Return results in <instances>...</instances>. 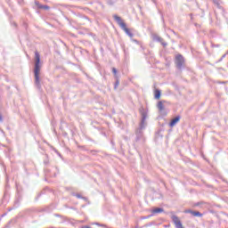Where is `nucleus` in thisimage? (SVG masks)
Returning a JSON list of instances; mask_svg holds the SVG:
<instances>
[{
    "instance_id": "1a4fd4ad",
    "label": "nucleus",
    "mask_w": 228,
    "mask_h": 228,
    "mask_svg": "<svg viewBox=\"0 0 228 228\" xmlns=\"http://www.w3.org/2000/svg\"><path fill=\"white\" fill-rule=\"evenodd\" d=\"M151 213H152L153 215H156V214H158V213H163V208H154V209L151 210Z\"/></svg>"
},
{
    "instance_id": "6e6552de",
    "label": "nucleus",
    "mask_w": 228,
    "mask_h": 228,
    "mask_svg": "<svg viewBox=\"0 0 228 228\" xmlns=\"http://www.w3.org/2000/svg\"><path fill=\"white\" fill-rule=\"evenodd\" d=\"M154 97L159 101V99H161V91L159 89L154 90Z\"/></svg>"
},
{
    "instance_id": "ddd939ff",
    "label": "nucleus",
    "mask_w": 228,
    "mask_h": 228,
    "mask_svg": "<svg viewBox=\"0 0 228 228\" xmlns=\"http://www.w3.org/2000/svg\"><path fill=\"white\" fill-rule=\"evenodd\" d=\"M0 122H3V116L0 114Z\"/></svg>"
},
{
    "instance_id": "4468645a",
    "label": "nucleus",
    "mask_w": 228,
    "mask_h": 228,
    "mask_svg": "<svg viewBox=\"0 0 228 228\" xmlns=\"http://www.w3.org/2000/svg\"><path fill=\"white\" fill-rule=\"evenodd\" d=\"M117 86H118V82H116L115 88H117Z\"/></svg>"
},
{
    "instance_id": "7ed1b4c3",
    "label": "nucleus",
    "mask_w": 228,
    "mask_h": 228,
    "mask_svg": "<svg viewBox=\"0 0 228 228\" xmlns=\"http://www.w3.org/2000/svg\"><path fill=\"white\" fill-rule=\"evenodd\" d=\"M183 63H184V58H183V55L178 54L175 56V64L177 67H182Z\"/></svg>"
},
{
    "instance_id": "0eeeda50",
    "label": "nucleus",
    "mask_w": 228,
    "mask_h": 228,
    "mask_svg": "<svg viewBox=\"0 0 228 228\" xmlns=\"http://www.w3.org/2000/svg\"><path fill=\"white\" fill-rule=\"evenodd\" d=\"M185 213H190L192 216H202V214L199 211L185 210Z\"/></svg>"
},
{
    "instance_id": "f257e3e1",
    "label": "nucleus",
    "mask_w": 228,
    "mask_h": 228,
    "mask_svg": "<svg viewBox=\"0 0 228 228\" xmlns=\"http://www.w3.org/2000/svg\"><path fill=\"white\" fill-rule=\"evenodd\" d=\"M35 56H36V64H35V69H34L35 81H36V85L40 86V53H38V52H36Z\"/></svg>"
},
{
    "instance_id": "20e7f679",
    "label": "nucleus",
    "mask_w": 228,
    "mask_h": 228,
    "mask_svg": "<svg viewBox=\"0 0 228 228\" xmlns=\"http://www.w3.org/2000/svg\"><path fill=\"white\" fill-rule=\"evenodd\" d=\"M172 220H173L176 228H183V224H181V220H179V217H177L176 216H174L172 217Z\"/></svg>"
},
{
    "instance_id": "f03ea898",
    "label": "nucleus",
    "mask_w": 228,
    "mask_h": 228,
    "mask_svg": "<svg viewBox=\"0 0 228 228\" xmlns=\"http://www.w3.org/2000/svg\"><path fill=\"white\" fill-rule=\"evenodd\" d=\"M113 19L116 20V22L118 24V26L128 35V37H133V34L131 33V30L128 29L127 25H126V22L122 20V18H120L118 15L114 14Z\"/></svg>"
},
{
    "instance_id": "9d476101",
    "label": "nucleus",
    "mask_w": 228,
    "mask_h": 228,
    "mask_svg": "<svg viewBox=\"0 0 228 228\" xmlns=\"http://www.w3.org/2000/svg\"><path fill=\"white\" fill-rule=\"evenodd\" d=\"M159 42H161L162 45H164V47H167V43L163 42L162 38H159Z\"/></svg>"
},
{
    "instance_id": "f8f14e48",
    "label": "nucleus",
    "mask_w": 228,
    "mask_h": 228,
    "mask_svg": "<svg viewBox=\"0 0 228 228\" xmlns=\"http://www.w3.org/2000/svg\"><path fill=\"white\" fill-rule=\"evenodd\" d=\"M43 8H44L45 10H49V6H47V5H45Z\"/></svg>"
},
{
    "instance_id": "423d86ee",
    "label": "nucleus",
    "mask_w": 228,
    "mask_h": 228,
    "mask_svg": "<svg viewBox=\"0 0 228 228\" xmlns=\"http://www.w3.org/2000/svg\"><path fill=\"white\" fill-rule=\"evenodd\" d=\"M179 120H181V117L177 116L176 118H173L171 120V122L169 123L170 127H174V126H175V124H177V122H179Z\"/></svg>"
},
{
    "instance_id": "39448f33",
    "label": "nucleus",
    "mask_w": 228,
    "mask_h": 228,
    "mask_svg": "<svg viewBox=\"0 0 228 228\" xmlns=\"http://www.w3.org/2000/svg\"><path fill=\"white\" fill-rule=\"evenodd\" d=\"M164 102H167L166 101H159L157 104V108L159 111H164L165 110V105Z\"/></svg>"
},
{
    "instance_id": "9b49d317",
    "label": "nucleus",
    "mask_w": 228,
    "mask_h": 228,
    "mask_svg": "<svg viewBox=\"0 0 228 228\" xmlns=\"http://www.w3.org/2000/svg\"><path fill=\"white\" fill-rule=\"evenodd\" d=\"M112 72H113L114 76H117V69L112 68Z\"/></svg>"
}]
</instances>
